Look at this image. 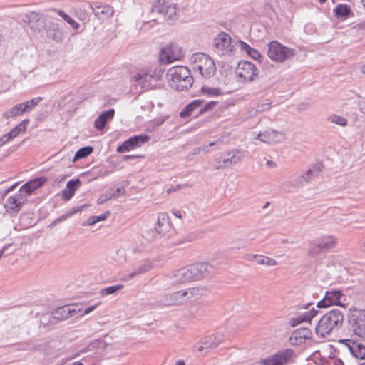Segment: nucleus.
I'll use <instances>...</instances> for the list:
<instances>
[{"instance_id":"f257e3e1","label":"nucleus","mask_w":365,"mask_h":365,"mask_svg":"<svg viewBox=\"0 0 365 365\" xmlns=\"http://www.w3.org/2000/svg\"><path fill=\"white\" fill-rule=\"evenodd\" d=\"M344 320V314L338 309H332L324 314L315 327V334L320 338H325L339 329Z\"/></svg>"},{"instance_id":"39448f33","label":"nucleus","mask_w":365,"mask_h":365,"mask_svg":"<svg viewBox=\"0 0 365 365\" xmlns=\"http://www.w3.org/2000/svg\"><path fill=\"white\" fill-rule=\"evenodd\" d=\"M267 47V54L268 57L276 62H284L294 56L292 49L283 46L277 41H271Z\"/></svg>"},{"instance_id":"0e129e2a","label":"nucleus","mask_w":365,"mask_h":365,"mask_svg":"<svg viewBox=\"0 0 365 365\" xmlns=\"http://www.w3.org/2000/svg\"><path fill=\"white\" fill-rule=\"evenodd\" d=\"M11 246V244H8L3 247V248L0 250V258H1L4 255H9L13 253V251L8 252L9 247Z\"/></svg>"},{"instance_id":"b1692460","label":"nucleus","mask_w":365,"mask_h":365,"mask_svg":"<svg viewBox=\"0 0 365 365\" xmlns=\"http://www.w3.org/2000/svg\"><path fill=\"white\" fill-rule=\"evenodd\" d=\"M45 182L46 179L43 178H35L23 185L21 187V190L25 191L27 195H30L35 190L41 187Z\"/></svg>"},{"instance_id":"4468645a","label":"nucleus","mask_w":365,"mask_h":365,"mask_svg":"<svg viewBox=\"0 0 365 365\" xmlns=\"http://www.w3.org/2000/svg\"><path fill=\"white\" fill-rule=\"evenodd\" d=\"M182 57V51L177 44L171 43L162 50V61L166 63L180 60Z\"/></svg>"},{"instance_id":"13d9d810","label":"nucleus","mask_w":365,"mask_h":365,"mask_svg":"<svg viewBox=\"0 0 365 365\" xmlns=\"http://www.w3.org/2000/svg\"><path fill=\"white\" fill-rule=\"evenodd\" d=\"M68 307L71 309V317H73L77 314L83 312L82 305L78 304H68Z\"/></svg>"},{"instance_id":"7c9ffc66","label":"nucleus","mask_w":365,"mask_h":365,"mask_svg":"<svg viewBox=\"0 0 365 365\" xmlns=\"http://www.w3.org/2000/svg\"><path fill=\"white\" fill-rule=\"evenodd\" d=\"M323 250H324L322 249V247H321V245L318 242V241L317 240H314L309 242L307 250V255L311 258L316 257Z\"/></svg>"},{"instance_id":"09e8293b","label":"nucleus","mask_w":365,"mask_h":365,"mask_svg":"<svg viewBox=\"0 0 365 365\" xmlns=\"http://www.w3.org/2000/svg\"><path fill=\"white\" fill-rule=\"evenodd\" d=\"M222 141L221 139H218L217 140L210 143L209 145H203L201 147H198L194 149V154L200 155V154H205L209 152V147L214 146L215 145H218L219 143Z\"/></svg>"},{"instance_id":"4c0bfd02","label":"nucleus","mask_w":365,"mask_h":365,"mask_svg":"<svg viewBox=\"0 0 365 365\" xmlns=\"http://www.w3.org/2000/svg\"><path fill=\"white\" fill-rule=\"evenodd\" d=\"M245 156V151L240 149L230 150V163L236 164L240 162Z\"/></svg>"},{"instance_id":"8fccbe9b","label":"nucleus","mask_w":365,"mask_h":365,"mask_svg":"<svg viewBox=\"0 0 365 365\" xmlns=\"http://www.w3.org/2000/svg\"><path fill=\"white\" fill-rule=\"evenodd\" d=\"M115 192H111V191L107 190L105 193L102 194L98 199L97 200V203L98 205H102L110 200L113 197H115Z\"/></svg>"},{"instance_id":"393cba45","label":"nucleus","mask_w":365,"mask_h":365,"mask_svg":"<svg viewBox=\"0 0 365 365\" xmlns=\"http://www.w3.org/2000/svg\"><path fill=\"white\" fill-rule=\"evenodd\" d=\"M47 36L57 43L62 41L64 37L63 31L59 29L58 25L55 23L50 24L47 29Z\"/></svg>"},{"instance_id":"a878e982","label":"nucleus","mask_w":365,"mask_h":365,"mask_svg":"<svg viewBox=\"0 0 365 365\" xmlns=\"http://www.w3.org/2000/svg\"><path fill=\"white\" fill-rule=\"evenodd\" d=\"M164 1H172V0H158L153 4L152 6V9L150 10V14H149V19L150 21H157L156 14H159L162 16H165V11H166V7L165 8H160L162 3Z\"/></svg>"},{"instance_id":"6e6d98bb","label":"nucleus","mask_w":365,"mask_h":365,"mask_svg":"<svg viewBox=\"0 0 365 365\" xmlns=\"http://www.w3.org/2000/svg\"><path fill=\"white\" fill-rule=\"evenodd\" d=\"M27 195L25 193V191H21L19 190V192L15 194L14 197L18 200L19 204L23 206L24 204L27 201Z\"/></svg>"},{"instance_id":"0eeeda50","label":"nucleus","mask_w":365,"mask_h":365,"mask_svg":"<svg viewBox=\"0 0 365 365\" xmlns=\"http://www.w3.org/2000/svg\"><path fill=\"white\" fill-rule=\"evenodd\" d=\"M195 63V68L206 78H210L215 73L216 67L213 60L205 53L196 54Z\"/></svg>"},{"instance_id":"7ed1b4c3","label":"nucleus","mask_w":365,"mask_h":365,"mask_svg":"<svg viewBox=\"0 0 365 365\" xmlns=\"http://www.w3.org/2000/svg\"><path fill=\"white\" fill-rule=\"evenodd\" d=\"M347 322L354 334L365 338V310L351 307L347 313Z\"/></svg>"},{"instance_id":"c9c22d12","label":"nucleus","mask_w":365,"mask_h":365,"mask_svg":"<svg viewBox=\"0 0 365 365\" xmlns=\"http://www.w3.org/2000/svg\"><path fill=\"white\" fill-rule=\"evenodd\" d=\"M352 344L354 346L353 350L351 351L352 356L359 359H365V346L357 341Z\"/></svg>"},{"instance_id":"4d7b16f0","label":"nucleus","mask_w":365,"mask_h":365,"mask_svg":"<svg viewBox=\"0 0 365 365\" xmlns=\"http://www.w3.org/2000/svg\"><path fill=\"white\" fill-rule=\"evenodd\" d=\"M338 342L342 345H344L346 348L348 349V350L351 352V350H353L354 346L352 343H356V340H353L351 339H339Z\"/></svg>"},{"instance_id":"20e7f679","label":"nucleus","mask_w":365,"mask_h":365,"mask_svg":"<svg viewBox=\"0 0 365 365\" xmlns=\"http://www.w3.org/2000/svg\"><path fill=\"white\" fill-rule=\"evenodd\" d=\"M237 81L242 83L254 81L259 75V69L252 62L240 61L235 68Z\"/></svg>"},{"instance_id":"f704fd0d","label":"nucleus","mask_w":365,"mask_h":365,"mask_svg":"<svg viewBox=\"0 0 365 365\" xmlns=\"http://www.w3.org/2000/svg\"><path fill=\"white\" fill-rule=\"evenodd\" d=\"M151 264L149 262H145L143 264H142L140 267L135 269L133 272L128 274L125 279L127 280L131 279L134 278L136 276H138L140 274H142L143 273H145L148 272L150 269H151Z\"/></svg>"},{"instance_id":"bb28decb","label":"nucleus","mask_w":365,"mask_h":365,"mask_svg":"<svg viewBox=\"0 0 365 365\" xmlns=\"http://www.w3.org/2000/svg\"><path fill=\"white\" fill-rule=\"evenodd\" d=\"M324 250L333 249L336 246L337 240L333 235H324L316 239Z\"/></svg>"},{"instance_id":"37998d69","label":"nucleus","mask_w":365,"mask_h":365,"mask_svg":"<svg viewBox=\"0 0 365 365\" xmlns=\"http://www.w3.org/2000/svg\"><path fill=\"white\" fill-rule=\"evenodd\" d=\"M93 11L95 15L98 18H101V14L110 15L112 13L110 7L109 6H97L96 8H93Z\"/></svg>"},{"instance_id":"72a5a7b5","label":"nucleus","mask_w":365,"mask_h":365,"mask_svg":"<svg viewBox=\"0 0 365 365\" xmlns=\"http://www.w3.org/2000/svg\"><path fill=\"white\" fill-rule=\"evenodd\" d=\"M252 258L258 264L267 266H275L277 264V262L274 259L264 255H252Z\"/></svg>"},{"instance_id":"a211bd4d","label":"nucleus","mask_w":365,"mask_h":365,"mask_svg":"<svg viewBox=\"0 0 365 365\" xmlns=\"http://www.w3.org/2000/svg\"><path fill=\"white\" fill-rule=\"evenodd\" d=\"M155 230L158 234L162 235H166L172 231L173 227L167 214H158Z\"/></svg>"},{"instance_id":"de8ad7c7","label":"nucleus","mask_w":365,"mask_h":365,"mask_svg":"<svg viewBox=\"0 0 365 365\" xmlns=\"http://www.w3.org/2000/svg\"><path fill=\"white\" fill-rule=\"evenodd\" d=\"M328 120L340 126H345L347 124V120L344 117L337 115H330Z\"/></svg>"},{"instance_id":"5fc2aeb1","label":"nucleus","mask_w":365,"mask_h":365,"mask_svg":"<svg viewBox=\"0 0 365 365\" xmlns=\"http://www.w3.org/2000/svg\"><path fill=\"white\" fill-rule=\"evenodd\" d=\"M81 185V182L78 178L75 180H69L66 184V188L70 190H72L75 193L76 190L80 187Z\"/></svg>"},{"instance_id":"774afa93","label":"nucleus","mask_w":365,"mask_h":365,"mask_svg":"<svg viewBox=\"0 0 365 365\" xmlns=\"http://www.w3.org/2000/svg\"><path fill=\"white\" fill-rule=\"evenodd\" d=\"M27 17L29 18V21H38L39 19L38 18V14L36 13V12H30L28 15H27Z\"/></svg>"},{"instance_id":"ea45409f","label":"nucleus","mask_w":365,"mask_h":365,"mask_svg":"<svg viewBox=\"0 0 365 365\" xmlns=\"http://www.w3.org/2000/svg\"><path fill=\"white\" fill-rule=\"evenodd\" d=\"M93 151V148L91 146H86L79 149L75 154L73 161L76 162L78 160L86 158Z\"/></svg>"},{"instance_id":"c85d7f7f","label":"nucleus","mask_w":365,"mask_h":365,"mask_svg":"<svg viewBox=\"0 0 365 365\" xmlns=\"http://www.w3.org/2000/svg\"><path fill=\"white\" fill-rule=\"evenodd\" d=\"M160 8H165L166 7V11H165V18H166L168 21H174L176 17V6L175 4H174L173 1H164L162 3V4L160 6Z\"/></svg>"},{"instance_id":"4be33fe9","label":"nucleus","mask_w":365,"mask_h":365,"mask_svg":"<svg viewBox=\"0 0 365 365\" xmlns=\"http://www.w3.org/2000/svg\"><path fill=\"white\" fill-rule=\"evenodd\" d=\"M217 104V101H210L205 103V101L197 99L188 104V108L193 110L199 109V113L202 114L206 111L212 110Z\"/></svg>"},{"instance_id":"9b49d317","label":"nucleus","mask_w":365,"mask_h":365,"mask_svg":"<svg viewBox=\"0 0 365 365\" xmlns=\"http://www.w3.org/2000/svg\"><path fill=\"white\" fill-rule=\"evenodd\" d=\"M294 352L289 349L278 351L271 357L263 361L264 365H285L293 361Z\"/></svg>"},{"instance_id":"f03ea898","label":"nucleus","mask_w":365,"mask_h":365,"mask_svg":"<svg viewBox=\"0 0 365 365\" xmlns=\"http://www.w3.org/2000/svg\"><path fill=\"white\" fill-rule=\"evenodd\" d=\"M168 81L170 86L178 91L190 88L193 83V78L190 71L185 66H177L168 69Z\"/></svg>"},{"instance_id":"e2e57ef3","label":"nucleus","mask_w":365,"mask_h":365,"mask_svg":"<svg viewBox=\"0 0 365 365\" xmlns=\"http://www.w3.org/2000/svg\"><path fill=\"white\" fill-rule=\"evenodd\" d=\"M193 110L190 108V107L188 108V104L180 111V116L181 118H186L191 115Z\"/></svg>"},{"instance_id":"49530a36","label":"nucleus","mask_w":365,"mask_h":365,"mask_svg":"<svg viewBox=\"0 0 365 365\" xmlns=\"http://www.w3.org/2000/svg\"><path fill=\"white\" fill-rule=\"evenodd\" d=\"M86 205H82L81 207L77 208V209H74L73 210H71L65 214H63V215L60 216L59 217H58L57 219H56L53 222V225H56L58 223H60L64 220H66L67 218H68L69 217L72 216L73 215L76 214V212H80L82 210L83 207H85Z\"/></svg>"},{"instance_id":"6e6552de","label":"nucleus","mask_w":365,"mask_h":365,"mask_svg":"<svg viewBox=\"0 0 365 365\" xmlns=\"http://www.w3.org/2000/svg\"><path fill=\"white\" fill-rule=\"evenodd\" d=\"M133 78L138 86L147 90L159 80L160 75L155 69L149 68L140 70Z\"/></svg>"},{"instance_id":"680f3d73","label":"nucleus","mask_w":365,"mask_h":365,"mask_svg":"<svg viewBox=\"0 0 365 365\" xmlns=\"http://www.w3.org/2000/svg\"><path fill=\"white\" fill-rule=\"evenodd\" d=\"M74 195V192L68 188L62 191V199L65 201L69 200Z\"/></svg>"},{"instance_id":"f3484780","label":"nucleus","mask_w":365,"mask_h":365,"mask_svg":"<svg viewBox=\"0 0 365 365\" xmlns=\"http://www.w3.org/2000/svg\"><path fill=\"white\" fill-rule=\"evenodd\" d=\"M29 122V119H25L14 128L9 133L0 138V147L4 145L6 143L17 137L21 133L24 132Z\"/></svg>"},{"instance_id":"864d4df0","label":"nucleus","mask_w":365,"mask_h":365,"mask_svg":"<svg viewBox=\"0 0 365 365\" xmlns=\"http://www.w3.org/2000/svg\"><path fill=\"white\" fill-rule=\"evenodd\" d=\"M206 346H207L205 344V339H203L200 342L196 344V345L194 347V350L196 352H198L201 354H204L207 353L210 349H211V347Z\"/></svg>"},{"instance_id":"e433bc0d","label":"nucleus","mask_w":365,"mask_h":365,"mask_svg":"<svg viewBox=\"0 0 365 365\" xmlns=\"http://www.w3.org/2000/svg\"><path fill=\"white\" fill-rule=\"evenodd\" d=\"M335 15L339 19H346L349 16L351 11L346 4H339L334 9Z\"/></svg>"},{"instance_id":"6ab92c4d","label":"nucleus","mask_w":365,"mask_h":365,"mask_svg":"<svg viewBox=\"0 0 365 365\" xmlns=\"http://www.w3.org/2000/svg\"><path fill=\"white\" fill-rule=\"evenodd\" d=\"M312 332L307 328H299L294 330L290 336V343L292 345H299L305 340L312 338Z\"/></svg>"},{"instance_id":"9d476101","label":"nucleus","mask_w":365,"mask_h":365,"mask_svg":"<svg viewBox=\"0 0 365 365\" xmlns=\"http://www.w3.org/2000/svg\"><path fill=\"white\" fill-rule=\"evenodd\" d=\"M345 300V295L340 290H329L325 292L324 298L320 300L317 304V308H327L332 305H338L342 307H346V304L341 302Z\"/></svg>"},{"instance_id":"1a4fd4ad","label":"nucleus","mask_w":365,"mask_h":365,"mask_svg":"<svg viewBox=\"0 0 365 365\" xmlns=\"http://www.w3.org/2000/svg\"><path fill=\"white\" fill-rule=\"evenodd\" d=\"M251 136L252 139L258 140L267 144L280 143L286 139L284 133L274 129L267 130L259 133L252 132Z\"/></svg>"},{"instance_id":"69168bd1","label":"nucleus","mask_w":365,"mask_h":365,"mask_svg":"<svg viewBox=\"0 0 365 365\" xmlns=\"http://www.w3.org/2000/svg\"><path fill=\"white\" fill-rule=\"evenodd\" d=\"M227 160H225V159H223L222 162L220 159H217L216 161H215V168L216 169H220V168H226L227 166Z\"/></svg>"},{"instance_id":"052dcab7","label":"nucleus","mask_w":365,"mask_h":365,"mask_svg":"<svg viewBox=\"0 0 365 365\" xmlns=\"http://www.w3.org/2000/svg\"><path fill=\"white\" fill-rule=\"evenodd\" d=\"M271 102L267 101L266 103L258 104L256 107L255 113H262L270 108Z\"/></svg>"},{"instance_id":"2f4dec72","label":"nucleus","mask_w":365,"mask_h":365,"mask_svg":"<svg viewBox=\"0 0 365 365\" xmlns=\"http://www.w3.org/2000/svg\"><path fill=\"white\" fill-rule=\"evenodd\" d=\"M21 207L22 206L20 204H19L18 200L15 198L14 195L10 196L7 199L6 202L4 205V207L6 212L9 213L19 212L21 210Z\"/></svg>"},{"instance_id":"2eb2a0df","label":"nucleus","mask_w":365,"mask_h":365,"mask_svg":"<svg viewBox=\"0 0 365 365\" xmlns=\"http://www.w3.org/2000/svg\"><path fill=\"white\" fill-rule=\"evenodd\" d=\"M172 285L182 284L192 282L188 267L177 269L166 277Z\"/></svg>"},{"instance_id":"5701e85b","label":"nucleus","mask_w":365,"mask_h":365,"mask_svg":"<svg viewBox=\"0 0 365 365\" xmlns=\"http://www.w3.org/2000/svg\"><path fill=\"white\" fill-rule=\"evenodd\" d=\"M115 115V110L111 108L101 113L94 122L95 128L98 130H103L107 122L113 119Z\"/></svg>"},{"instance_id":"603ef678","label":"nucleus","mask_w":365,"mask_h":365,"mask_svg":"<svg viewBox=\"0 0 365 365\" xmlns=\"http://www.w3.org/2000/svg\"><path fill=\"white\" fill-rule=\"evenodd\" d=\"M235 46H238L240 50L242 51H245L247 54L250 52V51L252 48V47H250L247 43H246L245 42L242 41H238L236 44L235 45ZM230 47H234V45H232V38L230 36Z\"/></svg>"},{"instance_id":"ddd939ff","label":"nucleus","mask_w":365,"mask_h":365,"mask_svg":"<svg viewBox=\"0 0 365 365\" xmlns=\"http://www.w3.org/2000/svg\"><path fill=\"white\" fill-rule=\"evenodd\" d=\"M322 170L321 164L314 165L312 168L307 170L306 173L298 175L293 180V186L300 187L304 185V182H310L313 180Z\"/></svg>"},{"instance_id":"473e14b6","label":"nucleus","mask_w":365,"mask_h":365,"mask_svg":"<svg viewBox=\"0 0 365 365\" xmlns=\"http://www.w3.org/2000/svg\"><path fill=\"white\" fill-rule=\"evenodd\" d=\"M21 103H18L4 113L3 116L6 119L15 118L24 113Z\"/></svg>"},{"instance_id":"aec40b11","label":"nucleus","mask_w":365,"mask_h":365,"mask_svg":"<svg viewBox=\"0 0 365 365\" xmlns=\"http://www.w3.org/2000/svg\"><path fill=\"white\" fill-rule=\"evenodd\" d=\"M227 34L225 32L220 33L215 38L214 46L215 52L219 56H225L228 53Z\"/></svg>"},{"instance_id":"3c124183","label":"nucleus","mask_w":365,"mask_h":365,"mask_svg":"<svg viewBox=\"0 0 365 365\" xmlns=\"http://www.w3.org/2000/svg\"><path fill=\"white\" fill-rule=\"evenodd\" d=\"M58 15L68 22L73 29H77L79 24L76 22L70 16L64 13L62 10L58 11Z\"/></svg>"},{"instance_id":"79ce46f5","label":"nucleus","mask_w":365,"mask_h":365,"mask_svg":"<svg viewBox=\"0 0 365 365\" xmlns=\"http://www.w3.org/2000/svg\"><path fill=\"white\" fill-rule=\"evenodd\" d=\"M42 101L41 97L34 98L30 101H28L24 103H21L22 108L24 112H26L33 109L35 106H36L41 101Z\"/></svg>"},{"instance_id":"412c9836","label":"nucleus","mask_w":365,"mask_h":365,"mask_svg":"<svg viewBox=\"0 0 365 365\" xmlns=\"http://www.w3.org/2000/svg\"><path fill=\"white\" fill-rule=\"evenodd\" d=\"M187 302L195 301L205 297L208 293V289L205 286H197L185 289Z\"/></svg>"},{"instance_id":"bf43d9fd","label":"nucleus","mask_w":365,"mask_h":365,"mask_svg":"<svg viewBox=\"0 0 365 365\" xmlns=\"http://www.w3.org/2000/svg\"><path fill=\"white\" fill-rule=\"evenodd\" d=\"M247 55L252 58V59L254 60H256V61H258L259 62H262V59H263V57L260 54V53L255 49V48H252L250 52L247 53Z\"/></svg>"},{"instance_id":"f8f14e48","label":"nucleus","mask_w":365,"mask_h":365,"mask_svg":"<svg viewBox=\"0 0 365 365\" xmlns=\"http://www.w3.org/2000/svg\"><path fill=\"white\" fill-rule=\"evenodd\" d=\"M150 140L148 135H139L130 137L125 140L123 144L117 148V152L122 153L128 152L131 150L140 147L143 144L147 143Z\"/></svg>"},{"instance_id":"c03bdc74","label":"nucleus","mask_w":365,"mask_h":365,"mask_svg":"<svg viewBox=\"0 0 365 365\" xmlns=\"http://www.w3.org/2000/svg\"><path fill=\"white\" fill-rule=\"evenodd\" d=\"M123 286L122 284H116L110 286L106 288L102 289L100 291V294L102 296L113 294L119 292L123 289Z\"/></svg>"},{"instance_id":"338daca9","label":"nucleus","mask_w":365,"mask_h":365,"mask_svg":"<svg viewBox=\"0 0 365 365\" xmlns=\"http://www.w3.org/2000/svg\"><path fill=\"white\" fill-rule=\"evenodd\" d=\"M187 184H185V185H178L176 186H173V187H170L169 188H168L166 190V193L167 194H171L172 192H176V191H178L179 190H180L182 187L184 186H187Z\"/></svg>"},{"instance_id":"a18cd8bd","label":"nucleus","mask_w":365,"mask_h":365,"mask_svg":"<svg viewBox=\"0 0 365 365\" xmlns=\"http://www.w3.org/2000/svg\"><path fill=\"white\" fill-rule=\"evenodd\" d=\"M201 92L207 96H217L222 93L219 88H210L205 86H202Z\"/></svg>"},{"instance_id":"cd10ccee","label":"nucleus","mask_w":365,"mask_h":365,"mask_svg":"<svg viewBox=\"0 0 365 365\" xmlns=\"http://www.w3.org/2000/svg\"><path fill=\"white\" fill-rule=\"evenodd\" d=\"M318 310L312 308L311 310L304 313L303 314L292 319V326H296L304 322H310L312 318L317 316Z\"/></svg>"},{"instance_id":"a19ab883","label":"nucleus","mask_w":365,"mask_h":365,"mask_svg":"<svg viewBox=\"0 0 365 365\" xmlns=\"http://www.w3.org/2000/svg\"><path fill=\"white\" fill-rule=\"evenodd\" d=\"M221 336H209L205 338V344L206 347H211V349L216 348L221 342Z\"/></svg>"},{"instance_id":"dca6fc26","label":"nucleus","mask_w":365,"mask_h":365,"mask_svg":"<svg viewBox=\"0 0 365 365\" xmlns=\"http://www.w3.org/2000/svg\"><path fill=\"white\" fill-rule=\"evenodd\" d=\"M185 302H187L185 289L165 295L160 300L163 306L181 305Z\"/></svg>"},{"instance_id":"423d86ee","label":"nucleus","mask_w":365,"mask_h":365,"mask_svg":"<svg viewBox=\"0 0 365 365\" xmlns=\"http://www.w3.org/2000/svg\"><path fill=\"white\" fill-rule=\"evenodd\" d=\"M192 282L209 278L215 272V265L210 262H199L188 265Z\"/></svg>"},{"instance_id":"c756f323","label":"nucleus","mask_w":365,"mask_h":365,"mask_svg":"<svg viewBox=\"0 0 365 365\" xmlns=\"http://www.w3.org/2000/svg\"><path fill=\"white\" fill-rule=\"evenodd\" d=\"M71 309L68 305L57 308L52 312L54 319L58 320H65L71 317Z\"/></svg>"},{"instance_id":"58836bf2","label":"nucleus","mask_w":365,"mask_h":365,"mask_svg":"<svg viewBox=\"0 0 365 365\" xmlns=\"http://www.w3.org/2000/svg\"><path fill=\"white\" fill-rule=\"evenodd\" d=\"M110 215V211H106L103 214L101 215H98V216H91L90 217L86 222H84L83 223V226H91V225H93L94 224L100 222V221H103V220H105L106 219H107V217Z\"/></svg>"}]
</instances>
